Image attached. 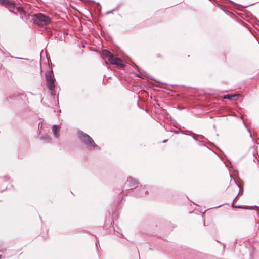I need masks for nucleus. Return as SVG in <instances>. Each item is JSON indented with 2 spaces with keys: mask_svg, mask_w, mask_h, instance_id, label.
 <instances>
[{
  "mask_svg": "<svg viewBox=\"0 0 259 259\" xmlns=\"http://www.w3.org/2000/svg\"><path fill=\"white\" fill-rule=\"evenodd\" d=\"M31 16V21L39 26L47 25L50 24L51 21V19L49 17L42 13L34 14Z\"/></svg>",
  "mask_w": 259,
  "mask_h": 259,
  "instance_id": "f257e3e1",
  "label": "nucleus"
},
{
  "mask_svg": "<svg viewBox=\"0 0 259 259\" xmlns=\"http://www.w3.org/2000/svg\"><path fill=\"white\" fill-rule=\"evenodd\" d=\"M45 77L46 79V85L50 92V94L52 96H54L55 93H54V90L55 88V79L54 78L53 72L52 71H48L45 73Z\"/></svg>",
  "mask_w": 259,
  "mask_h": 259,
  "instance_id": "f03ea898",
  "label": "nucleus"
},
{
  "mask_svg": "<svg viewBox=\"0 0 259 259\" xmlns=\"http://www.w3.org/2000/svg\"><path fill=\"white\" fill-rule=\"evenodd\" d=\"M78 136L83 142L88 147H97L93 139L88 134L84 133L81 131L78 132Z\"/></svg>",
  "mask_w": 259,
  "mask_h": 259,
  "instance_id": "7ed1b4c3",
  "label": "nucleus"
},
{
  "mask_svg": "<svg viewBox=\"0 0 259 259\" xmlns=\"http://www.w3.org/2000/svg\"><path fill=\"white\" fill-rule=\"evenodd\" d=\"M109 61L111 63V64L113 65H116L117 66L122 67L125 66L123 62L120 58L114 57L113 55L109 57Z\"/></svg>",
  "mask_w": 259,
  "mask_h": 259,
  "instance_id": "20e7f679",
  "label": "nucleus"
},
{
  "mask_svg": "<svg viewBox=\"0 0 259 259\" xmlns=\"http://www.w3.org/2000/svg\"><path fill=\"white\" fill-rule=\"evenodd\" d=\"M147 188L145 186L140 185L137 190L136 195L139 196H144L146 195L147 193Z\"/></svg>",
  "mask_w": 259,
  "mask_h": 259,
  "instance_id": "39448f33",
  "label": "nucleus"
},
{
  "mask_svg": "<svg viewBox=\"0 0 259 259\" xmlns=\"http://www.w3.org/2000/svg\"><path fill=\"white\" fill-rule=\"evenodd\" d=\"M23 11L24 10L20 7H16L14 3V7L9 10L10 12H12L13 13L17 15L18 14H19L20 15L22 14V13H23Z\"/></svg>",
  "mask_w": 259,
  "mask_h": 259,
  "instance_id": "423d86ee",
  "label": "nucleus"
},
{
  "mask_svg": "<svg viewBox=\"0 0 259 259\" xmlns=\"http://www.w3.org/2000/svg\"><path fill=\"white\" fill-rule=\"evenodd\" d=\"M0 4L5 6L9 10L14 7V3L9 0H0Z\"/></svg>",
  "mask_w": 259,
  "mask_h": 259,
  "instance_id": "0eeeda50",
  "label": "nucleus"
},
{
  "mask_svg": "<svg viewBox=\"0 0 259 259\" xmlns=\"http://www.w3.org/2000/svg\"><path fill=\"white\" fill-rule=\"evenodd\" d=\"M127 182H129L131 184V187L136 188L138 187L139 182L137 180L132 177H128L127 180Z\"/></svg>",
  "mask_w": 259,
  "mask_h": 259,
  "instance_id": "6e6552de",
  "label": "nucleus"
},
{
  "mask_svg": "<svg viewBox=\"0 0 259 259\" xmlns=\"http://www.w3.org/2000/svg\"><path fill=\"white\" fill-rule=\"evenodd\" d=\"M113 56V54L111 53V52L107 50H105L103 51L101 54V57L103 59H107L109 61V58L110 57Z\"/></svg>",
  "mask_w": 259,
  "mask_h": 259,
  "instance_id": "1a4fd4ad",
  "label": "nucleus"
},
{
  "mask_svg": "<svg viewBox=\"0 0 259 259\" xmlns=\"http://www.w3.org/2000/svg\"><path fill=\"white\" fill-rule=\"evenodd\" d=\"M52 131L55 137L57 138L59 136L60 128L57 125H54L52 126Z\"/></svg>",
  "mask_w": 259,
  "mask_h": 259,
  "instance_id": "9d476101",
  "label": "nucleus"
},
{
  "mask_svg": "<svg viewBox=\"0 0 259 259\" xmlns=\"http://www.w3.org/2000/svg\"><path fill=\"white\" fill-rule=\"evenodd\" d=\"M20 18L24 21H26L28 19V17L30 16L28 13L24 11H23V13H22V14H20Z\"/></svg>",
  "mask_w": 259,
  "mask_h": 259,
  "instance_id": "9b49d317",
  "label": "nucleus"
},
{
  "mask_svg": "<svg viewBox=\"0 0 259 259\" xmlns=\"http://www.w3.org/2000/svg\"><path fill=\"white\" fill-rule=\"evenodd\" d=\"M41 139L43 140L46 143H49L51 142V138L48 135H46L41 138Z\"/></svg>",
  "mask_w": 259,
  "mask_h": 259,
  "instance_id": "f8f14e48",
  "label": "nucleus"
},
{
  "mask_svg": "<svg viewBox=\"0 0 259 259\" xmlns=\"http://www.w3.org/2000/svg\"><path fill=\"white\" fill-rule=\"evenodd\" d=\"M239 96V94H234V95H229V94H227V95L224 96V99H229V100H231V99H232V98L235 97L236 96Z\"/></svg>",
  "mask_w": 259,
  "mask_h": 259,
  "instance_id": "ddd939ff",
  "label": "nucleus"
},
{
  "mask_svg": "<svg viewBox=\"0 0 259 259\" xmlns=\"http://www.w3.org/2000/svg\"><path fill=\"white\" fill-rule=\"evenodd\" d=\"M174 132L175 133H182L183 134H184V135H188V136L190 135H189L188 134L185 133V132L184 131L182 130L181 129H180L178 131H175Z\"/></svg>",
  "mask_w": 259,
  "mask_h": 259,
  "instance_id": "4468645a",
  "label": "nucleus"
},
{
  "mask_svg": "<svg viewBox=\"0 0 259 259\" xmlns=\"http://www.w3.org/2000/svg\"><path fill=\"white\" fill-rule=\"evenodd\" d=\"M234 182H235V188H239L240 189L239 185L237 184V183H236V181L235 180H234Z\"/></svg>",
  "mask_w": 259,
  "mask_h": 259,
  "instance_id": "2eb2a0df",
  "label": "nucleus"
},
{
  "mask_svg": "<svg viewBox=\"0 0 259 259\" xmlns=\"http://www.w3.org/2000/svg\"><path fill=\"white\" fill-rule=\"evenodd\" d=\"M247 130L248 132L249 133V136H250V137L252 138V136L251 133L250 132V130L249 129H248V128H247Z\"/></svg>",
  "mask_w": 259,
  "mask_h": 259,
  "instance_id": "dca6fc26",
  "label": "nucleus"
},
{
  "mask_svg": "<svg viewBox=\"0 0 259 259\" xmlns=\"http://www.w3.org/2000/svg\"><path fill=\"white\" fill-rule=\"evenodd\" d=\"M237 197V195L234 198V199L233 200V202H232V206H234V201H235V199H236Z\"/></svg>",
  "mask_w": 259,
  "mask_h": 259,
  "instance_id": "f3484780",
  "label": "nucleus"
},
{
  "mask_svg": "<svg viewBox=\"0 0 259 259\" xmlns=\"http://www.w3.org/2000/svg\"><path fill=\"white\" fill-rule=\"evenodd\" d=\"M114 10H112L111 11H108L106 13V14H110V13H111Z\"/></svg>",
  "mask_w": 259,
  "mask_h": 259,
  "instance_id": "a211bd4d",
  "label": "nucleus"
},
{
  "mask_svg": "<svg viewBox=\"0 0 259 259\" xmlns=\"http://www.w3.org/2000/svg\"><path fill=\"white\" fill-rule=\"evenodd\" d=\"M192 137L193 138V139L196 141H198V139L196 138V137L195 136H192Z\"/></svg>",
  "mask_w": 259,
  "mask_h": 259,
  "instance_id": "6ab92c4d",
  "label": "nucleus"
},
{
  "mask_svg": "<svg viewBox=\"0 0 259 259\" xmlns=\"http://www.w3.org/2000/svg\"><path fill=\"white\" fill-rule=\"evenodd\" d=\"M241 119H242V121H243V124L244 125V126H245V127H246V128H247V126H246V124H245V121H244V120H243L242 118H241Z\"/></svg>",
  "mask_w": 259,
  "mask_h": 259,
  "instance_id": "aec40b11",
  "label": "nucleus"
},
{
  "mask_svg": "<svg viewBox=\"0 0 259 259\" xmlns=\"http://www.w3.org/2000/svg\"><path fill=\"white\" fill-rule=\"evenodd\" d=\"M167 141V139L164 140L162 141L163 143H165Z\"/></svg>",
  "mask_w": 259,
  "mask_h": 259,
  "instance_id": "412c9836",
  "label": "nucleus"
},
{
  "mask_svg": "<svg viewBox=\"0 0 259 259\" xmlns=\"http://www.w3.org/2000/svg\"><path fill=\"white\" fill-rule=\"evenodd\" d=\"M15 58L18 59H23L22 58H19V57H16Z\"/></svg>",
  "mask_w": 259,
  "mask_h": 259,
  "instance_id": "4be33fe9",
  "label": "nucleus"
},
{
  "mask_svg": "<svg viewBox=\"0 0 259 259\" xmlns=\"http://www.w3.org/2000/svg\"><path fill=\"white\" fill-rule=\"evenodd\" d=\"M225 204H221V205H220L219 206H218L217 207H221V206L224 205Z\"/></svg>",
  "mask_w": 259,
  "mask_h": 259,
  "instance_id": "5701e85b",
  "label": "nucleus"
},
{
  "mask_svg": "<svg viewBox=\"0 0 259 259\" xmlns=\"http://www.w3.org/2000/svg\"><path fill=\"white\" fill-rule=\"evenodd\" d=\"M254 207H256L257 208V210H258L259 209V207H257V206H255Z\"/></svg>",
  "mask_w": 259,
  "mask_h": 259,
  "instance_id": "b1692460",
  "label": "nucleus"
},
{
  "mask_svg": "<svg viewBox=\"0 0 259 259\" xmlns=\"http://www.w3.org/2000/svg\"><path fill=\"white\" fill-rule=\"evenodd\" d=\"M236 207H237V208H241V207L238 206H236Z\"/></svg>",
  "mask_w": 259,
  "mask_h": 259,
  "instance_id": "393cba45",
  "label": "nucleus"
},
{
  "mask_svg": "<svg viewBox=\"0 0 259 259\" xmlns=\"http://www.w3.org/2000/svg\"><path fill=\"white\" fill-rule=\"evenodd\" d=\"M253 206H251L250 209H253Z\"/></svg>",
  "mask_w": 259,
  "mask_h": 259,
  "instance_id": "a878e982",
  "label": "nucleus"
},
{
  "mask_svg": "<svg viewBox=\"0 0 259 259\" xmlns=\"http://www.w3.org/2000/svg\"><path fill=\"white\" fill-rule=\"evenodd\" d=\"M1 257H2V256H1V255H0V259L1 258Z\"/></svg>",
  "mask_w": 259,
  "mask_h": 259,
  "instance_id": "bb28decb",
  "label": "nucleus"
},
{
  "mask_svg": "<svg viewBox=\"0 0 259 259\" xmlns=\"http://www.w3.org/2000/svg\"><path fill=\"white\" fill-rule=\"evenodd\" d=\"M258 144H259V141H258V143H257Z\"/></svg>",
  "mask_w": 259,
  "mask_h": 259,
  "instance_id": "cd10ccee",
  "label": "nucleus"
},
{
  "mask_svg": "<svg viewBox=\"0 0 259 259\" xmlns=\"http://www.w3.org/2000/svg\"><path fill=\"white\" fill-rule=\"evenodd\" d=\"M258 144H259V141H258V143H257Z\"/></svg>",
  "mask_w": 259,
  "mask_h": 259,
  "instance_id": "c85d7f7f",
  "label": "nucleus"
}]
</instances>
